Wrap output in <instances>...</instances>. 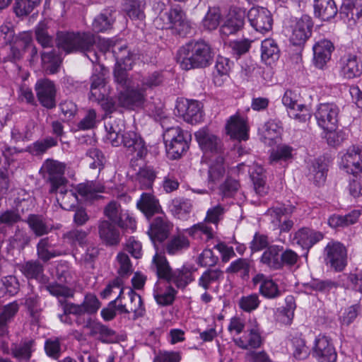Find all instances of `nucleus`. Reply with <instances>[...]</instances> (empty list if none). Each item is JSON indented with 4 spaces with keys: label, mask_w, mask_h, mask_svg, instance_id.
Wrapping results in <instances>:
<instances>
[{
    "label": "nucleus",
    "mask_w": 362,
    "mask_h": 362,
    "mask_svg": "<svg viewBox=\"0 0 362 362\" xmlns=\"http://www.w3.org/2000/svg\"><path fill=\"white\" fill-rule=\"evenodd\" d=\"M100 48L103 53L111 52L116 59L114 73L119 93L116 100L109 97L110 87L106 82V70L100 66V72L94 73L90 78L89 100L100 104L107 112L116 110L119 106L132 110L142 108L145 102V90L161 83L160 74L155 72L141 81L129 78L127 71L132 69L134 59L126 45L122 42L103 39L100 41Z\"/></svg>",
    "instance_id": "nucleus-1"
},
{
    "label": "nucleus",
    "mask_w": 362,
    "mask_h": 362,
    "mask_svg": "<svg viewBox=\"0 0 362 362\" xmlns=\"http://www.w3.org/2000/svg\"><path fill=\"white\" fill-rule=\"evenodd\" d=\"M340 168L354 177L350 181L349 190L354 197L362 196V144H354L339 153Z\"/></svg>",
    "instance_id": "nucleus-2"
},
{
    "label": "nucleus",
    "mask_w": 362,
    "mask_h": 362,
    "mask_svg": "<svg viewBox=\"0 0 362 362\" xmlns=\"http://www.w3.org/2000/svg\"><path fill=\"white\" fill-rule=\"evenodd\" d=\"M212 60L211 47L204 41H192L177 52V62L182 69L189 70L208 66Z\"/></svg>",
    "instance_id": "nucleus-3"
},
{
    "label": "nucleus",
    "mask_w": 362,
    "mask_h": 362,
    "mask_svg": "<svg viewBox=\"0 0 362 362\" xmlns=\"http://www.w3.org/2000/svg\"><path fill=\"white\" fill-rule=\"evenodd\" d=\"M59 194L57 197V202L65 210L73 209L78 202L92 201L97 199L99 193L104 192V187L100 183L90 182L79 184L74 191L66 189V184L58 188Z\"/></svg>",
    "instance_id": "nucleus-4"
},
{
    "label": "nucleus",
    "mask_w": 362,
    "mask_h": 362,
    "mask_svg": "<svg viewBox=\"0 0 362 362\" xmlns=\"http://www.w3.org/2000/svg\"><path fill=\"white\" fill-rule=\"evenodd\" d=\"M105 127L107 131V139L112 146H117L122 143L131 152H135L136 157L139 158H142L146 154L144 143L135 132H125L120 139L119 134L124 127V122L122 119L107 122Z\"/></svg>",
    "instance_id": "nucleus-5"
},
{
    "label": "nucleus",
    "mask_w": 362,
    "mask_h": 362,
    "mask_svg": "<svg viewBox=\"0 0 362 362\" xmlns=\"http://www.w3.org/2000/svg\"><path fill=\"white\" fill-rule=\"evenodd\" d=\"M95 42L93 35L89 33H59L57 43L59 48L66 53L80 51L86 53L92 63L99 60L98 54L90 50Z\"/></svg>",
    "instance_id": "nucleus-6"
},
{
    "label": "nucleus",
    "mask_w": 362,
    "mask_h": 362,
    "mask_svg": "<svg viewBox=\"0 0 362 362\" xmlns=\"http://www.w3.org/2000/svg\"><path fill=\"white\" fill-rule=\"evenodd\" d=\"M154 24L159 29H170L179 35L187 34L192 28L185 12L179 7L161 11Z\"/></svg>",
    "instance_id": "nucleus-7"
},
{
    "label": "nucleus",
    "mask_w": 362,
    "mask_h": 362,
    "mask_svg": "<svg viewBox=\"0 0 362 362\" xmlns=\"http://www.w3.org/2000/svg\"><path fill=\"white\" fill-rule=\"evenodd\" d=\"M86 233L82 230H74L64 235V243L68 244L70 247L63 250H55L51 248L48 239L40 240L37 245V254L40 259L47 261L52 257L63 255L69 251L73 250L78 245L81 247L84 245L86 240Z\"/></svg>",
    "instance_id": "nucleus-8"
},
{
    "label": "nucleus",
    "mask_w": 362,
    "mask_h": 362,
    "mask_svg": "<svg viewBox=\"0 0 362 362\" xmlns=\"http://www.w3.org/2000/svg\"><path fill=\"white\" fill-rule=\"evenodd\" d=\"M153 265L160 279H164L173 283L178 288L185 287L192 281L191 272L187 269L172 271L165 255L156 252L153 258Z\"/></svg>",
    "instance_id": "nucleus-9"
},
{
    "label": "nucleus",
    "mask_w": 362,
    "mask_h": 362,
    "mask_svg": "<svg viewBox=\"0 0 362 362\" xmlns=\"http://www.w3.org/2000/svg\"><path fill=\"white\" fill-rule=\"evenodd\" d=\"M163 139L168 156L177 159L188 149L191 134L179 127H171L163 133Z\"/></svg>",
    "instance_id": "nucleus-10"
},
{
    "label": "nucleus",
    "mask_w": 362,
    "mask_h": 362,
    "mask_svg": "<svg viewBox=\"0 0 362 362\" xmlns=\"http://www.w3.org/2000/svg\"><path fill=\"white\" fill-rule=\"evenodd\" d=\"M223 214V208L221 205L212 207L207 211L204 222L194 225L186 231L194 239H202L203 236H205L206 240H208L214 237L217 223Z\"/></svg>",
    "instance_id": "nucleus-11"
},
{
    "label": "nucleus",
    "mask_w": 362,
    "mask_h": 362,
    "mask_svg": "<svg viewBox=\"0 0 362 362\" xmlns=\"http://www.w3.org/2000/svg\"><path fill=\"white\" fill-rule=\"evenodd\" d=\"M313 26L312 18L304 15L300 18L291 20L285 28V33L293 45L301 46L311 36Z\"/></svg>",
    "instance_id": "nucleus-12"
},
{
    "label": "nucleus",
    "mask_w": 362,
    "mask_h": 362,
    "mask_svg": "<svg viewBox=\"0 0 362 362\" xmlns=\"http://www.w3.org/2000/svg\"><path fill=\"white\" fill-rule=\"evenodd\" d=\"M105 216L119 227L134 232L136 229V221L127 210L122 209L116 202H110L105 209Z\"/></svg>",
    "instance_id": "nucleus-13"
},
{
    "label": "nucleus",
    "mask_w": 362,
    "mask_h": 362,
    "mask_svg": "<svg viewBox=\"0 0 362 362\" xmlns=\"http://www.w3.org/2000/svg\"><path fill=\"white\" fill-rule=\"evenodd\" d=\"M175 110L176 114L187 123H199L203 117L202 105L197 100L178 99L176 102Z\"/></svg>",
    "instance_id": "nucleus-14"
},
{
    "label": "nucleus",
    "mask_w": 362,
    "mask_h": 362,
    "mask_svg": "<svg viewBox=\"0 0 362 362\" xmlns=\"http://www.w3.org/2000/svg\"><path fill=\"white\" fill-rule=\"evenodd\" d=\"M65 166L63 163L53 160H47L41 167V172L51 184V192H57L58 188L66 182L64 177Z\"/></svg>",
    "instance_id": "nucleus-15"
},
{
    "label": "nucleus",
    "mask_w": 362,
    "mask_h": 362,
    "mask_svg": "<svg viewBox=\"0 0 362 362\" xmlns=\"http://www.w3.org/2000/svg\"><path fill=\"white\" fill-rule=\"evenodd\" d=\"M339 107L334 103H321L315 112L318 126L323 130H330L337 127Z\"/></svg>",
    "instance_id": "nucleus-16"
},
{
    "label": "nucleus",
    "mask_w": 362,
    "mask_h": 362,
    "mask_svg": "<svg viewBox=\"0 0 362 362\" xmlns=\"http://www.w3.org/2000/svg\"><path fill=\"white\" fill-rule=\"evenodd\" d=\"M298 100V94L291 90H286L282 97V103L288 109L290 117L305 122L310 119L311 112L307 106L299 104Z\"/></svg>",
    "instance_id": "nucleus-17"
},
{
    "label": "nucleus",
    "mask_w": 362,
    "mask_h": 362,
    "mask_svg": "<svg viewBox=\"0 0 362 362\" xmlns=\"http://www.w3.org/2000/svg\"><path fill=\"white\" fill-rule=\"evenodd\" d=\"M199 147L204 152L203 159L221 154V143L206 129H202L194 134Z\"/></svg>",
    "instance_id": "nucleus-18"
},
{
    "label": "nucleus",
    "mask_w": 362,
    "mask_h": 362,
    "mask_svg": "<svg viewBox=\"0 0 362 362\" xmlns=\"http://www.w3.org/2000/svg\"><path fill=\"white\" fill-rule=\"evenodd\" d=\"M339 73L344 79H353L362 74V62L355 54L346 53L337 63Z\"/></svg>",
    "instance_id": "nucleus-19"
},
{
    "label": "nucleus",
    "mask_w": 362,
    "mask_h": 362,
    "mask_svg": "<svg viewBox=\"0 0 362 362\" xmlns=\"http://www.w3.org/2000/svg\"><path fill=\"white\" fill-rule=\"evenodd\" d=\"M326 262L337 272L342 271L347 264L346 247L338 242L329 243L326 248Z\"/></svg>",
    "instance_id": "nucleus-20"
},
{
    "label": "nucleus",
    "mask_w": 362,
    "mask_h": 362,
    "mask_svg": "<svg viewBox=\"0 0 362 362\" xmlns=\"http://www.w3.org/2000/svg\"><path fill=\"white\" fill-rule=\"evenodd\" d=\"M247 18L250 25L259 33H264L272 29L273 20L271 13L266 8H251L247 13Z\"/></svg>",
    "instance_id": "nucleus-21"
},
{
    "label": "nucleus",
    "mask_w": 362,
    "mask_h": 362,
    "mask_svg": "<svg viewBox=\"0 0 362 362\" xmlns=\"http://www.w3.org/2000/svg\"><path fill=\"white\" fill-rule=\"evenodd\" d=\"M313 354L319 362H335L337 360V352L330 339L323 334L315 338Z\"/></svg>",
    "instance_id": "nucleus-22"
},
{
    "label": "nucleus",
    "mask_w": 362,
    "mask_h": 362,
    "mask_svg": "<svg viewBox=\"0 0 362 362\" xmlns=\"http://www.w3.org/2000/svg\"><path fill=\"white\" fill-rule=\"evenodd\" d=\"M245 11L241 8L230 10L226 16L220 27L221 37H227L235 35L243 28Z\"/></svg>",
    "instance_id": "nucleus-23"
},
{
    "label": "nucleus",
    "mask_w": 362,
    "mask_h": 362,
    "mask_svg": "<svg viewBox=\"0 0 362 362\" xmlns=\"http://www.w3.org/2000/svg\"><path fill=\"white\" fill-rule=\"evenodd\" d=\"M101 306L97 296L93 293L86 294L81 304L68 303L65 305L66 312L73 315H81L87 314L91 315L95 314Z\"/></svg>",
    "instance_id": "nucleus-24"
},
{
    "label": "nucleus",
    "mask_w": 362,
    "mask_h": 362,
    "mask_svg": "<svg viewBox=\"0 0 362 362\" xmlns=\"http://www.w3.org/2000/svg\"><path fill=\"white\" fill-rule=\"evenodd\" d=\"M334 49V46L330 40L322 39L317 41L313 47L315 66L322 69L330 60Z\"/></svg>",
    "instance_id": "nucleus-25"
},
{
    "label": "nucleus",
    "mask_w": 362,
    "mask_h": 362,
    "mask_svg": "<svg viewBox=\"0 0 362 362\" xmlns=\"http://www.w3.org/2000/svg\"><path fill=\"white\" fill-rule=\"evenodd\" d=\"M35 90L40 103L44 107L52 108L55 106L56 88L51 81H38L35 85Z\"/></svg>",
    "instance_id": "nucleus-26"
},
{
    "label": "nucleus",
    "mask_w": 362,
    "mask_h": 362,
    "mask_svg": "<svg viewBox=\"0 0 362 362\" xmlns=\"http://www.w3.org/2000/svg\"><path fill=\"white\" fill-rule=\"evenodd\" d=\"M226 129L232 139L245 141L249 138V127L247 121L238 115H233L229 118Z\"/></svg>",
    "instance_id": "nucleus-27"
},
{
    "label": "nucleus",
    "mask_w": 362,
    "mask_h": 362,
    "mask_svg": "<svg viewBox=\"0 0 362 362\" xmlns=\"http://www.w3.org/2000/svg\"><path fill=\"white\" fill-rule=\"evenodd\" d=\"M208 165L209 184L216 185L226 174V165L222 155L203 159Z\"/></svg>",
    "instance_id": "nucleus-28"
},
{
    "label": "nucleus",
    "mask_w": 362,
    "mask_h": 362,
    "mask_svg": "<svg viewBox=\"0 0 362 362\" xmlns=\"http://www.w3.org/2000/svg\"><path fill=\"white\" fill-rule=\"evenodd\" d=\"M323 234L308 228L298 230L293 235V243L300 246L303 249L309 250L323 238Z\"/></svg>",
    "instance_id": "nucleus-29"
},
{
    "label": "nucleus",
    "mask_w": 362,
    "mask_h": 362,
    "mask_svg": "<svg viewBox=\"0 0 362 362\" xmlns=\"http://www.w3.org/2000/svg\"><path fill=\"white\" fill-rule=\"evenodd\" d=\"M172 227V224L165 216L161 214L151 224L148 230L149 237L154 244L156 241L162 242L166 239Z\"/></svg>",
    "instance_id": "nucleus-30"
},
{
    "label": "nucleus",
    "mask_w": 362,
    "mask_h": 362,
    "mask_svg": "<svg viewBox=\"0 0 362 362\" xmlns=\"http://www.w3.org/2000/svg\"><path fill=\"white\" fill-rule=\"evenodd\" d=\"M33 36L30 32L21 33L16 37L13 45H11L10 49L12 52L13 59H19L22 56L23 51L31 49V56L33 57L37 54V49L32 46Z\"/></svg>",
    "instance_id": "nucleus-31"
},
{
    "label": "nucleus",
    "mask_w": 362,
    "mask_h": 362,
    "mask_svg": "<svg viewBox=\"0 0 362 362\" xmlns=\"http://www.w3.org/2000/svg\"><path fill=\"white\" fill-rule=\"evenodd\" d=\"M170 282L166 279L159 280L155 285L153 296L157 303L167 305L173 303L175 291L170 286Z\"/></svg>",
    "instance_id": "nucleus-32"
},
{
    "label": "nucleus",
    "mask_w": 362,
    "mask_h": 362,
    "mask_svg": "<svg viewBox=\"0 0 362 362\" xmlns=\"http://www.w3.org/2000/svg\"><path fill=\"white\" fill-rule=\"evenodd\" d=\"M254 284H259L260 293L267 298H276L281 295L278 285L269 277L257 274L252 279Z\"/></svg>",
    "instance_id": "nucleus-33"
},
{
    "label": "nucleus",
    "mask_w": 362,
    "mask_h": 362,
    "mask_svg": "<svg viewBox=\"0 0 362 362\" xmlns=\"http://www.w3.org/2000/svg\"><path fill=\"white\" fill-rule=\"evenodd\" d=\"M327 163L325 158L315 159L309 166L308 177L316 185L323 184L326 179Z\"/></svg>",
    "instance_id": "nucleus-34"
},
{
    "label": "nucleus",
    "mask_w": 362,
    "mask_h": 362,
    "mask_svg": "<svg viewBox=\"0 0 362 362\" xmlns=\"http://www.w3.org/2000/svg\"><path fill=\"white\" fill-rule=\"evenodd\" d=\"M281 131V127L275 120L268 121L258 129L261 139L269 145H271L273 141L279 138Z\"/></svg>",
    "instance_id": "nucleus-35"
},
{
    "label": "nucleus",
    "mask_w": 362,
    "mask_h": 362,
    "mask_svg": "<svg viewBox=\"0 0 362 362\" xmlns=\"http://www.w3.org/2000/svg\"><path fill=\"white\" fill-rule=\"evenodd\" d=\"M314 11L317 17L327 21L336 16L337 8L333 0H314Z\"/></svg>",
    "instance_id": "nucleus-36"
},
{
    "label": "nucleus",
    "mask_w": 362,
    "mask_h": 362,
    "mask_svg": "<svg viewBox=\"0 0 362 362\" xmlns=\"http://www.w3.org/2000/svg\"><path fill=\"white\" fill-rule=\"evenodd\" d=\"M279 57V49L274 40L268 38L262 42L261 59L267 65L273 64Z\"/></svg>",
    "instance_id": "nucleus-37"
},
{
    "label": "nucleus",
    "mask_w": 362,
    "mask_h": 362,
    "mask_svg": "<svg viewBox=\"0 0 362 362\" xmlns=\"http://www.w3.org/2000/svg\"><path fill=\"white\" fill-rule=\"evenodd\" d=\"M248 172L253 182L256 193L259 196L266 194L267 192V187L265 185V176L262 166L255 163L249 168Z\"/></svg>",
    "instance_id": "nucleus-38"
},
{
    "label": "nucleus",
    "mask_w": 362,
    "mask_h": 362,
    "mask_svg": "<svg viewBox=\"0 0 362 362\" xmlns=\"http://www.w3.org/2000/svg\"><path fill=\"white\" fill-rule=\"evenodd\" d=\"M272 217V223L274 228H279L281 231L289 230L293 226V221L289 220L286 214V209L283 207L272 209L269 210Z\"/></svg>",
    "instance_id": "nucleus-39"
},
{
    "label": "nucleus",
    "mask_w": 362,
    "mask_h": 362,
    "mask_svg": "<svg viewBox=\"0 0 362 362\" xmlns=\"http://www.w3.org/2000/svg\"><path fill=\"white\" fill-rule=\"evenodd\" d=\"M136 206L148 218L158 213L160 210L158 201L150 193H143L140 199L138 200Z\"/></svg>",
    "instance_id": "nucleus-40"
},
{
    "label": "nucleus",
    "mask_w": 362,
    "mask_h": 362,
    "mask_svg": "<svg viewBox=\"0 0 362 362\" xmlns=\"http://www.w3.org/2000/svg\"><path fill=\"white\" fill-rule=\"evenodd\" d=\"M360 215V210H353L345 216L334 214L329 216L327 223L332 228L346 227L355 223L358 221Z\"/></svg>",
    "instance_id": "nucleus-41"
},
{
    "label": "nucleus",
    "mask_w": 362,
    "mask_h": 362,
    "mask_svg": "<svg viewBox=\"0 0 362 362\" xmlns=\"http://www.w3.org/2000/svg\"><path fill=\"white\" fill-rule=\"evenodd\" d=\"M235 343L242 349L257 348L262 343L259 332L257 328L251 329L243 337L234 339Z\"/></svg>",
    "instance_id": "nucleus-42"
},
{
    "label": "nucleus",
    "mask_w": 362,
    "mask_h": 362,
    "mask_svg": "<svg viewBox=\"0 0 362 362\" xmlns=\"http://www.w3.org/2000/svg\"><path fill=\"white\" fill-rule=\"evenodd\" d=\"M341 13L346 14L350 25L356 23L362 17V0H349L344 3Z\"/></svg>",
    "instance_id": "nucleus-43"
},
{
    "label": "nucleus",
    "mask_w": 362,
    "mask_h": 362,
    "mask_svg": "<svg viewBox=\"0 0 362 362\" xmlns=\"http://www.w3.org/2000/svg\"><path fill=\"white\" fill-rule=\"evenodd\" d=\"M229 71V60L225 57H218L214 71L213 81L214 84L217 86H221L228 79Z\"/></svg>",
    "instance_id": "nucleus-44"
},
{
    "label": "nucleus",
    "mask_w": 362,
    "mask_h": 362,
    "mask_svg": "<svg viewBox=\"0 0 362 362\" xmlns=\"http://www.w3.org/2000/svg\"><path fill=\"white\" fill-rule=\"evenodd\" d=\"M282 247L273 245L266 250L262 256V262L269 267L274 269L281 267V252Z\"/></svg>",
    "instance_id": "nucleus-45"
},
{
    "label": "nucleus",
    "mask_w": 362,
    "mask_h": 362,
    "mask_svg": "<svg viewBox=\"0 0 362 362\" xmlns=\"http://www.w3.org/2000/svg\"><path fill=\"white\" fill-rule=\"evenodd\" d=\"M99 234L100 238L108 245H116L119 241V232L107 221L100 223Z\"/></svg>",
    "instance_id": "nucleus-46"
},
{
    "label": "nucleus",
    "mask_w": 362,
    "mask_h": 362,
    "mask_svg": "<svg viewBox=\"0 0 362 362\" xmlns=\"http://www.w3.org/2000/svg\"><path fill=\"white\" fill-rule=\"evenodd\" d=\"M18 310V305L16 302L4 306L0 312V336L4 335L6 333V325L14 317Z\"/></svg>",
    "instance_id": "nucleus-47"
},
{
    "label": "nucleus",
    "mask_w": 362,
    "mask_h": 362,
    "mask_svg": "<svg viewBox=\"0 0 362 362\" xmlns=\"http://www.w3.org/2000/svg\"><path fill=\"white\" fill-rule=\"evenodd\" d=\"M223 278V273L218 269H209L204 272L198 280L199 286L204 290L210 289Z\"/></svg>",
    "instance_id": "nucleus-48"
},
{
    "label": "nucleus",
    "mask_w": 362,
    "mask_h": 362,
    "mask_svg": "<svg viewBox=\"0 0 362 362\" xmlns=\"http://www.w3.org/2000/svg\"><path fill=\"white\" fill-rule=\"evenodd\" d=\"M221 13L217 8H209L204 16L202 25L204 30H214L217 28L220 24Z\"/></svg>",
    "instance_id": "nucleus-49"
},
{
    "label": "nucleus",
    "mask_w": 362,
    "mask_h": 362,
    "mask_svg": "<svg viewBox=\"0 0 362 362\" xmlns=\"http://www.w3.org/2000/svg\"><path fill=\"white\" fill-rule=\"evenodd\" d=\"M61 63L59 55L52 52H44L42 53V64L43 68L49 74H54L57 71Z\"/></svg>",
    "instance_id": "nucleus-50"
},
{
    "label": "nucleus",
    "mask_w": 362,
    "mask_h": 362,
    "mask_svg": "<svg viewBox=\"0 0 362 362\" xmlns=\"http://www.w3.org/2000/svg\"><path fill=\"white\" fill-rule=\"evenodd\" d=\"M189 242L188 239L182 235H178L173 237L167 245V252L170 255H175L188 248Z\"/></svg>",
    "instance_id": "nucleus-51"
},
{
    "label": "nucleus",
    "mask_w": 362,
    "mask_h": 362,
    "mask_svg": "<svg viewBox=\"0 0 362 362\" xmlns=\"http://www.w3.org/2000/svg\"><path fill=\"white\" fill-rule=\"evenodd\" d=\"M83 327L86 329L92 336L100 335V337H102L105 335H110L111 333V330L107 327L89 317L84 322Z\"/></svg>",
    "instance_id": "nucleus-52"
},
{
    "label": "nucleus",
    "mask_w": 362,
    "mask_h": 362,
    "mask_svg": "<svg viewBox=\"0 0 362 362\" xmlns=\"http://www.w3.org/2000/svg\"><path fill=\"white\" fill-rule=\"evenodd\" d=\"M324 132L327 144L331 146H339L347 139L346 132L337 129V127L330 130H324Z\"/></svg>",
    "instance_id": "nucleus-53"
},
{
    "label": "nucleus",
    "mask_w": 362,
    "mask_h": 362,
    "mask_svg": "<svg viewBox=\"0 0 362 362\" xmlns=\"http://www.w3.org/2000/svg\"><path fill=\"white\" fill-rule=\"evenodd\" d=\"M47 24L45 21L40 22L35 28V35L38 43L44 48L52 46L53 40L50 35H48Z\"/></svg>",
    "instance_id": "nucleus-54"
},
{
    "label": "nucleus",
    "mask_w": 362,
    "mask_h": 362,
    "mask_svg": "<svg viewBox=\"0 0 362 362\" xmlns=\"http://www.w3.org/2000/svg\"><path fill=\"white\" fill-rule=\"evenodd\" d=\"M42 0H16L14 7L18 16H25L40 5Z\"/></svg>",
    "instance_id": "nucleus-55"
},
{
    "label": "nucleus",
    "mask_w": 362,
    "mask_h": 362,
    "mask_svg": "<svg viewBox=\"0 0 362 362\" xmlns=\"http://www.w3.org/2000/svg\"><path fill=\"white\" fill-rule=\"evenodd\" d=\"M114 18L109 11L101 13L97 16L93 23V28L96 32H104L110 28Z\"/></svg>",
    "instance_id": "nucleus-56"
},
{
    "label": "nucleus",
    "mask_w": 362,
    "mask_h": 362,
    "mask_svg": "<svg viewBox=\"0 0 362 362\" xmlns=\"http://www.w3.org/2000/svg\"><path fill=\"white\" fill-rule=\"evenodd\" d=\"M259 303L260 300L256 293L242 296L238 301L239 308L247 313L256 310Z\"/></svg>",
    "instance_id": "nucleus-57"
},
{
    "label": "nucleus",
    "mask_w": 362,
    "mask_h": 362,
    "mask_svg": "<svg viewBox=\"0 0 362 362\" xmlns=\"http://www.w3.org/2000/svg\"><path fill=\"white\" fill-rule=\"evenodd\" d=\"M293 148L288 146H279L272 152L271 160L272 162L288 161L293 158Z\"/></svg>",
    "instance_id": "nucleus-58"
},
{
    "label": "nucleus",
    "mask_w": 362,
    "mask_h": 362,
    "mask_svg": "<svg viewBox=\"0 0 362 362\" xmlns=\"http://www.w3.org/2000/svg\"><path fill=\"white\" fill-rule=\"evenodd\" d=\"M130 299L129 309L134 313L136 316H141L143 315L144 309L141 298L139 295L136 293L130 287L124 288Z\"/></svg>",
    "instance_id": "nucleus-59"
},
{
    "label": "nucleus",
    "mask_w": 362,
    "mask_h": 362,
    "mask_svg": "<svg viewBox=\"0 0 362 362\" xmlns=\"http://www.w3.org/2000/svg\"><path fill=\"white\" fill-rule=\"evenodd\" d=\"M28 224L35 235L38 236L47 234L50 230L49 226L37 216H30L28 218Z\"/></svg>",
    "instance_id": "nucleus-60"
},
{
    "label": "nucleus",
    "mask_w": 362,
    "mask_h": 362,
    "mask_svg": "<svg viewBox=\"0 0 362 362\" xmlns=\"http://www.w3.org/2000/svg\"><path fill=\"white\" fill-rule=\"evenodd\" d=\"M34 341H26L23 344L16 346L13 349V356L18 359H29L32 352L34 351Z\"/></svg>",
    "instance_id": "nucleus-61"
},
{
    "label": "nucleus",
    "mask_w": 362,
    "mask_h": 362,
    "mask_svg": "<svg viewBox=\"0 0 362 362\" xmlns=\"http://www.w3.org/2000/svg\"><path fill=\"white\" fill-rule=\"evenodd\" d=\"M23 274L28 279H38L41 277L42 273V266L33 262H26L21 269Z\"/></svg>",
    "instance_id": "nucleus-62"
},
{
    "label": "nucleus",
    "mask_w": 362,
    "mask_h": 362,
    "mask_svg": "<svg viewBox=\"0 0 362 362\" xmlns=\"http://www.w3.org/2000/svg\"><path fill=\"white\" fill-rule=\"evenodd\" d=\"M18 286V282L15 276H8L0 279V290L9 295L16 293Z\"/></svg>",
    "instance_id": "nucleus-63"
},
{
    "label": "nucleus",
    "mask_w": 362,
    "mask_h": 362,
    "mask_svg": "<svg viewBox=\"0 0 362 362\" xmlns=\"http://www.w3.org/2000/svg\"><path fill=\"white\" fill-rule=\"evenodd\" d=\"M155 177L156 173L150 167L141 168L138 173V180L143 188L151 187Z\"/></svg>",
    "instance_id": "nucleus-64"
}]
</instances>
